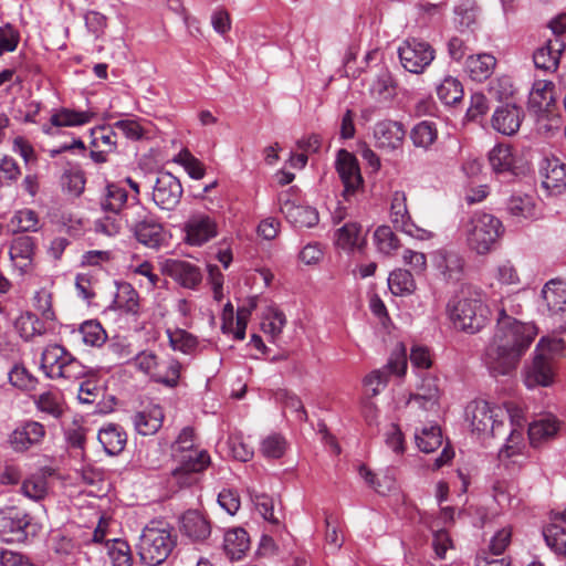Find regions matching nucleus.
Here are the masks:
<instances>
[{
    "mask_svg": "<svg viewBox=\"0 0 566 566\" xmlns=\"http://www.w3.org/2000/svg\"><path fill=\"white\" fill-rule=\"evenodd\" d=\"M542 186L552 195L566 189V164L553 157L546 158L541 167Z\"/></svg>",
    "mask_w": 566,
    "mask_h": 566,
    "instance_id": "4be33fe9",
    "label": "nucleus"
},
{
    "mask_svg": "<svg viewBox=\"0 0 566 566\" xmlns=\"http://www.w3.org/2000/svg\"><path fill=\"white\" fill-rule=\"evenodd\" d=\"M523 115L524 113L521 107L506 104L494 112L492 126L499 133L512 136L520 129Z\"/></svg>",
    "mask_w": 566,
    "mask_h": 566,
    "instance_id": "a878e982",
    "label": "nucleus"
},
{
    "mask_svg": "<svg viewBox=\"0 0 566 566\" xmlns=\"http://www.w3.org/2000/svg\"><path fill=\"white\" fill-rule=\"evenodd\" d=\"M169 343L172 349L184 354H191L198 346V339L185 329L168 332Z\"/></svg>",
    "mask_w": 566,
    "mask_h": 566,
    "instance_id": "13d9d810",
    "label": "nucleus"
},
{
    "mask_svg": "<svg viewBox=\"0 0 566 566\" xmlns=\"http://www.w3.org/2000/svg\"><path fill=\"white\" fill-rule=\"evenodd\" d=\"M565 48L566 44L562 39H548L545 45L538 48L533 54L535 67L545 72H555Z\"/></svg>",
    "mask_w": 566,
    "mask_h": 566,
    "instance_id": "5701e85b",
    "label": "nucleus"
},
{
    "mask_svg": "<svg viewBox=\"0 0 566 566\" xmlns=\"http://www.w3.org/2000/svg\"><path fill=\"white\" fill-rule=\"evenodd\" d=\"M287 442L285 438L277 433H272L261 442V453L266 459H280L286 451Z\"/></svg>",
    "mask_w": 566,
    "mask_h": 566,
    "instance_id": "4d7b16f0",
    "label": "nucleus"
},
{
    "mask_svg": "<svg viewBox=\"0 0 566 566\" xmlns=\"http://www.w3.org/2000/svg\"><path fill=\"white\" fill-rule=\"evenodd\" d=\"M78 335L86 346L101 347L107 339V334L99 322L86 321L80 325Z\"/></svg>",
    "mask_w": 566,
    "mask_h": 566,
    "instance_id": "a18cd8bd",
    "label": "nucleus"
},
{
    "mask_svg": "<svg viewBox=\"0 0 566 566\" xmlns=\"http://www.w3.org/2000/svg\"><path fill=\"white\" fill-rule=\"evenodd\" d=\"M434 50L426 41L411 38L398 48V56L403 69L410 73H422L434 60Z\"/></svg>",
    "mask_w": 566,
    "mask_h": 566,
    "instance_id": "1a4fd4ad",
    "label": "nucleus"
},
{
    "mask_svg": "<svg viewBox=\"0 0 566 566\" xmlns=\"http://www.w3.org/2000/svg\"><path fill=\"white\" fill-rule=\"evenodd\" d=\"M125 222L134 232L136 240L150 249H158L165 241V232L163 226L148 218V212L143 217L127 211L125 213Z\"/></svg>",
    "mask_w": 566,
    "mask_h": 566,
    "instance_id": "f8f14e48",
    "label": "nucleus"
},
{
    "mask_svg": "<svg viewBox=\"0 0 566 566\" xmlns=\"http://www.w3.org/2000/svg\"><path fill=\"white\" fill-rule=\"evenodd\" d=\"M14 231L19 232H36L40 228L39 216L32 209H21L17 211L10 221Z\"/></svg>",
    "mask_w": 566,
    "mask_h": 566,
    "instance_id": "5fc2aeb1",
    "label": "nucleus"
},
{
    "mask_svg": "<svg viewBox=\"0 0 566 566\" xmlns=\"http://www.w3.org/2000/svg\"><path fill=\"white\" fill-rule=\"evenodd\" d=\"M373 135L378 149L392 153L402 147L406 129L400 122L384 119L375 124Z\"/></svg>",
    "mask_w": 566,
    "mask_h": 566,
    "instance_id": "6ab92c4d",
    "label": "nucleus"
},
{
    "mask_svg": "<svg viewBox=\"0 0 566 566\" xmlns=\"http://www.w3.org/2000/svg\"><path fill=\"white\" fill-rule=\"evenodd\" d=\"M440 390L437 379L428 377L424 378L418 387V391L411 394L408 405L417 406L419 409L433 410L439 402Z\"/></svg>",
    "mask_w": 566,
    "mask_h": 566,
    "instance_id": "7c9ffc66",
    "label": "nucleus"
},
{
    "mask_svg": "<svg viewBox=\"0 0 566 566\" xmlns=\"http://www.w3.org/2000/svg\"><path fill=\"white\" fill-rule=\"evenodd\" d=\"M129 365L155 382L166 387L175 388L179 382L181 364L175 358L160 360L154 352L142 350L134 355Z\"/></svg>",
    "mask_w": 566,
    "mask_h": 566,
    "instance_id": "423d86ee",
    "label": "nucleus"
},
{
    "mask_svg": "<svg viewBox=\"0 0 566 566\" xmlns=\"http://www.w3.org/2000/svg\"><path fill=\"white\" fill-rule=\"evenodd\" d=\"M166 269L168 274L184 287L195 289L201 282L199 268L187 261L171 260Z\"/></svg>",
    "mask_w": 566,
    "mask_h": 566,
    "instance_id": "c756f323",
    "label": "nucleus"
},
{
    "mask_svg": "<svg viewBox=\"0 0 566 566\" xmlns=\"http://www.w3.org/2000/svg\"><path fill=\"white\" fill-rule=\"evenodd\" d=\"M93 148H103L104 151L114 153L117 148V132L112 125H101L91 129Z\"/></svg>",
    "mask_w": 566,
    "mask_h": 566,
    "instance_id": "79ce46f5",
    "label": "nucleus"
},
{
    "mask_svg": "<svg viewBox=\"0 0 566 566\" xmlns=\"http://www.w3.org/2000/svg\"><path fill=\"white\" fill-rule=\"evenodd\" d=\"M416 443L424 453L437 450L442 443L441 429L438 426L423 428L420 433H416Z\"/></svg>",
    "mask_w": 566,
    "mask_h": 566,
    "instance_id": "864d4df0",
    "label": "nucleus"
},
{
    "mask_svg": "<svg viewBox=\"0 0 566 566\" xmlns=\"http://www.w3.org/2000/svg\"><path fill=\"white\" fill-rule=\"evenodd\" d=\"M93 114L87 111H75L67 107H61L51 115L50 122L42 126L45 135H54V128L76 127L91 122Z\"/></svg>",
    "mask_w": 566,
    "mask_h": 566,
    "instance_id": "412c9836",
    "label": "nucleus"
},
{
    "mask_svg": "<svg viewBox=\"0 0 566 566\" xmlns=\"http://www.w3.org/2000/svg\"><path fill=\"white\" fill-rule=\"evenodd\" d=\"M123 220L124 218L120 214H113L97 219L94 222V230L97 233L114 237L120 232Z\"/></svg>",
    "mask_w": 566,
    "mask_h": 566,
    "instance_id": "0e129e2a",
    "label": "nucleus"
},
{
    "mask_svg": "<svg viewBox=\"0 0 566 566\" xmlns=\"http://www.w3.org/2000/svg\"><path fill=\"white\" fill-rule=\"evenodd\" d=\"M554 87L551 81H536L528 95V106L535 112L548 109L554 102Z\"/></svg>",
    "mask_w": 566,
    "mask_h": 566,
    "instance_id": "e433bc0d",
    "label": "nucleus"
},
{
    "mask_svg": "<svg viewBox=\"0 0 566 566\" xmlns=\"http://www.w3.org/2000/svg\"><path fill=\"white\" fill-rule=\"evenodd\" d=\"M181 532L192 542L203 543L211 535V525L199 511L190 510L181 517Z\"/></svg>",
    "mask_w": 566,
    "mask_h": 566,
    "instance_id": "bb28decb",
    "label": "nucleus"
},
{
    "mask_svg": "<svg viewBox=\"0 0 566 566\" xmlns=\"http://www.w3.org/2000/svg\"><path fill=\"white\" fill-rule=\"evenodd\" d=\"M537 334L535 324L522 323L502 308L494 336L484 353V363L490 373L493 376L509 375L516 368Z\"/></svg>",
    "mask_w": 566,
    "mask_h": 566,
    "instance_id": "f257e3e1",
    "label": "nucleus"
},
{
    "mask_svg": "<svg viewBox=\"0 0 566 566\" xmlns=\"http://www.w3.org/2000/svg\"><path fill=\"white\" fill-rule=\"evenodd\" d=\"M184 189L177 177L170 172H159L153 188V201L161 210L171 211L180 202Z\"/></svg>",
    "mask_w": 566,
    "mask_h": 566,
    "instance_id": "f3484780",
    "label": "nucleus"
},
{
    "mask_svg": "<svg viewBox=\"0 0 566 566\" xmlns=\"http://www.w3.org/2000/svg\"><path fill=\"white\" fill-rule=\"evenodd\" d=\"M62 188L65 192L73 197H80L85 189V175L80 168H71L62 175Z\"/></svg>",
    "mask_w": 566,
    "mask_h": 566,
    "instance_id": "603ef678",
    "label": "nucleus"
},
{
    "mask_svg": "<svg viewBox=\"0 0 566 566\" xmlns=\"http://www.w3.org/2000/svg\"><path fill=\"white\" fill-rule=\"evenodd\" d=\"M48 480L43 473H34L27 478L21 485V492L24 496L40 501L48 494Z\"/></svg>",
    "mask_w": 566,
    "mask_h": 566,
    "instance_id": "09e8293b",
    "label": "nucleus"
},
{
    "mask_svg": "<svg viewBox=\"0 0 566 566\" xmlns=\"http://www.w3.org/2000/svg\"><path fill=\"white\" fill-rule=\"evenodd\" d=\"M10 382L22 390H33L36 387L38 380L31 375L25 367L14 366L9 373Z\"/></svg>",
    "mask_w": 566,
    "mask_h": 566,
    "instance_id": "e2e57ef3",
    "label": "nucleus"
},
{
    "mask_svg": "<svg viewBox=\"0 0 566 566\" xmlns=\"http://www.w3.org/2000/svg\"><path fill=\"white\" fill-rule=\"evenodd\" d=\"M184 231L186 243L200 247L218 235V224L212 217L197 212L185 222Z\"/></svg>",
    "mask_w": 566,
    "mask_h": 566,
    "instance_id": "a211bd4d",
    "label": "nucleus"
},
{
    "mask_svg": "<svg viewBox=\"0 0 566 566\" xmlns=\"http://www.w3.org/2000/svg\"><path fill=\"white\" fill-rule=\"evenodd\" d=\"M365 243L361 226L357 222H346L335 233V244L345 250L360 249Z\"/></svg>",
    "mask_w": 566,
    "mask_h": 566,
    "instance_id": "f704fd0d",
    "label": "nucleus"
},
{
    "mask_svg": "<svg viewBox=\"0 0 566 566\" xmlns=\"http://www.w3.org/2000/svg\"><path fill=\"white\" fill-rule=\"evenodd\" d=\"M177 544V534L164 521H151L143 530L138 543V555L147 566L163 564Z\"/></svg>",
    "mask_w": 566,
    "mask_h": 566,
    "instance_id": "f03ea898",
    "label": "nucleus"
},
{
    "mask_svg": "<svg viewBox=\"0 0 566 566\" xmlns=\"http://www.w3.org/2000/svg\"><path fill=\"white\" fill-rule=\"evenodd\" d=\"M374 241L377 250L385 255H391L400 248V241L389 226L378 227L374 232Z\"/></svg>",
    "mask_w": 566,
    "mask_h": 566,
    "instance_id": "de8ad7c7",
    "label": "nucleus"
},
{
    "mask_svg": "<svg viewBox=\"0 0 566 566\" xmlns=\"http://www.w3.org/2000/svg\"><path fill=\"white\" fill-rule=\"evenodd\" d=\"M496 59L489 53L469 55L465 61V72L476 82L488 80L494 72Z\"/></svg>",
    "mask_w": 566,
    "mask_h": 566,
    "instance_id": "473e14b6",
    "label": "nucleus"
},
{
    "mask_svg": "<svg viewBox=\"0 0 566 566\" xmlns=\"http://www.w3.org/2000/svg\"><path fill=\"white\" fill-rule=\"evenodd\" d=\"M465 416L467 420L470 421L472 431L479 434L491 433L494 437L503 426L501 421L496 420L495 408H492L484 400L470 402L465 408Z\"/></svg>",
    "mask_w": 566,
    "mask_h": 566,
    "instance_id": "dca6fc26",
    "label": "nucleus"
},
{
    "mask_svg": "<svg viewBox=\"0 0 566 566\" xmlns=\"http://www.w3.org/2000/svg\"><path fill=\"white\" fill-rule=\"evenodd\" d=\"M468 248L479 255L490 253L504 232L500 219L486 212H475L462 224Z\"/></svg>",
    "mask_w": 566,
    "mask_h": 566,
    "instance_id": "7ed1b4c3",
    "label": "nucleus"
},
{
    "mask_svg": "<svg viewBox=\"0 0 566 566\" xmlns=\"http://www.w3.org/2000/svg\"><path fill=\"white\" fill-rule=\"evenodd\" d=\"M35 525L32 517L15 506L0 507V536L8 543L24 542L29 535L34 534Z\"/></svg>",
    "mask_w": 566,
    "mask_h": 566,
    "instance_id": "0eeeda50",
    "label": "nucleus"
},
{
    "mask_svg": "<svg viewBox=\"0 0 566 566\" xmlns=\"http://www.w3.org/2000/svg\"><path fill=\"white\" fill-rule=\"evenodd\" d=\"M542 298L549 316L566 312V282L559 279L548 281L542 290Z\"/></svg>",
    "mask_w": 566,
    "mask_h": 566,
    "instance_id": "cd10ccee",
    "label": "nucleus"
},
{
    "mask_svg": "<svg viewBox=\"0 0 566 566\" xmlns=\"http://www.w3.org/2000/svg\"><path fill=\"white\" fill-rule=\"evenodd\" d=\"M41 368L51 379L77 380L86 376V367L64 346L50 344L42 352Z\"/></svg>",
    "mask_w": 566,
    "mask_h": 566,
    "instance_id": "39448f33",
    "label": "nucleus"
},
{
    "mask_svg": "<svg viewBox=\"0 0 566 566\" xmlns=\"http://www.w3.org/2000/svg\"><path fill=\"white\" fill-rule=\"evenodd\" d=\"M46 438V428L35 420L20 421L8 437L10 448L18 453H24L42 447Z\"/></svg>",
    "mask_w": 566,
    "mask_h": 566,
    "instance_id": "9d476101",
    "label": "nucleus"
},
{
    "mask_svg": "<svg viewBox=\"0 0 566 566\" xmlns=\"http://www.w3.org/2000/svg\"><path fill=\"white\" fill-rule=\"evenodd\" d=\"M388 286L394 295H410L416 290V282L410 271L394 270L388 277Z\"/></svg>",
    "mask_w": 566,
    "mask_h": 566,
    "instance_id": "a19ab883",
    "label": "nucleus"
},
{
    "mask_svg": "<svg viewBox=\"0 0 566 566\" xmlns=\"http://www.w3.org/2000/svg\"><path fill=\"white\" fill-rule=\"evenodd\" d=\"M295 193L296 190L290 188L279 195L277 202L281 213H283L286 220L294 227L312 228L316 226L319 221L317 210L313 207L297 203L294 199Z\"/></svg>",
    "mask_w": 566,
    "mask_h": 566,
    "instance_id": "9b49d317",
    "label": "nucleus"
},
{
    "mask_svg": "<svg viewBox=\"0 0 566 566\" xmlns=\"http://www.w3.org/2000/svg\"><path fill=\"white\" fill-rule=\"evenodd\" d=\"M437 95L443 104L453 105L463 96L462 84L457 78L448 76L437 87Z\"/></svg>",
    "mask_w": 566,
    "mask_h": 566,
    "instance_id": "8fccbe9b",
    "label": "nucleus"
},
{
    "mask_svg": "<svg viewBox=\"0 0 566 566\" xmlns=\"http://www.w3.org/2000/svg\"><path fill=\"white\" fill-rule=\"evenodd\" d=\"M20 33L10 23L0 27V56L4 52H13L18 48Z\"/></svg>",
    "mask_w": 566,
    "mask_h": 566,
    "instance_id": "774afa93",
    "label": "nucleus"
},
{
    "mask_svg": "<svg viewBox=\"0 0 566 566\" xmlns=\"http://www.w3.org/2000/svg\"><path fill=\"white\" fill-rule=\"evenodd\" d=\"M369 92L378 102H388L396 96V84L388 70H381L378 73L370 85Z\"/></svg>",
    "mask_w": 566,
    "mask_h": 566,
    "instance_id": "58836bf2",
    "label": "nucleus"
},
{
    "mask_svg": "<svg viewBox=\"0 0 566 566\" xmlns=\"http://www.w3.org/2000/svg\"><path fill=\"white\" fill-rule=\"evenodd\" d=\"M390 220L395 228L418 240H430L433 232L416 226L408 211L405 191H395L391 197Z\"/></svg>",
    "mask_w": 566,
    "mask_h": 566,
    "instance_id": "ddd939ff",
    "label": "nucleus"
},
{
    "mask_svg": "<svg viewBox=\"0 0 566 566\" xmlns=\"http://www.w3.org/2000/svg\"><path fill=\"white\" fill-rule=\"evenodd\" d=\"M489 161L494 172H511L514 169V155L507 145H497L489 154Z\"/></svg>",
    "mask_w": 566,
    "mask_h": 566,
    "instance_id": "37998d69",
    "label": "nucleus"
},
{
    "mask_svg": "<svg viewBox=\"0 0 566 566\" xmlns=\"http://www.w3.org/2000/svg\"><path fill=\"white\" fill-rule=\"evenodd\" d=\"M410 138L415 147L429 149L438 138V129L433 122L422 120L413 126Z\"/></svg>",
    "mask_w": 566,
    "mask_h": 566,
    "instance_id": "ea45409f",
    "label": "nucleus"
},
{
    "mask_svg": "<svg viewBox=\"0 0 566 566\" xmlns=\"http://www.w3.org/2000/svg\"><path fill=\"white\" fill-rule=\"evenodd\" d=\"M164 418L163 408L158 405H153L136 412L132 417V421L137 433L153 436L161 428Z\"/></svg>",
    "mask_w": 566,
    "mask_h": 566,
    "instance_id": "c85d7f7f",
    "label": "nucleus"
},
{
    "mask_svg": "<svg viewBox=\"0 0 566 566\" xmlns=\"http://www.w3.org/2000/svg\"><path fill=\"white\" fill-rule=\"evenodd\" d=\"M565 348V342L556 336H544L536 346L535 353L544 354L549 360Z\"/></svg>",
    "mask_w": 566,
    "mask_h": 566,
    "instance_id": "338daca9",
    "label": "nucleus"
},
{
    "mask_svg": "<svg viewBox=\"0 0 566 566\" xmlns=\"http://www.w3.org/2000/svg\"><path fill=\"white\" fill-rule=\"evenodd\" d=\"M21 176V169L14 158L3 155L0 158V188L15 182Z\"/></svg>",
    "mask_w": 566,
    "mask_h": 566,
    "instance_id": "bf43d9fd",
    "label": "nucleus"
},
{
    "mask_svg": "<svg viewBox=\"0 0 566 566\" xmlns=\"http://www.w3.org/2000/svg\"><path fill=\"white\" fill-rule=\"evenodd\" d=\"M99 205L103 211L120 214L124 219L127 211L135 213V210L129 208L130 201L126 189L118 184H108L105 187Z\"/></svg>",
    "mask_w": 566,
    "mask_h": 566,
    "instance_id": "393cba45",
    "label": "nucleus"
},
{
    "mask_svg": "<svg viewBox=\"0 0 566 566\" xmlns=\"http://www.w3.org/2000/svg\"><path fill=\"white\" fill-rule=\"evenodd\" d=\"M450 319L468 334L480 332L489 322L490 311L478 293L462 292L448 303Z\"/></svg>",
    "mask_w": 566,
    "mask_h": 566,
    "instance_id": "20e7f679",
    "label": "nucleus"
},
{
    "mask_svg": "<svg viewBox=\"0 0 566 566\" xmlns=\"http://www.w3.org/2000/svg\"><path fill=\"white\" fill-rule=\"evenodd\" d=\"M560 429V421L554 415H543L528 427V436L533 444L556 437Z\"/></svg>",
    "mask_w": 566,
    "mask_h": 566,
    "instance_id": "72a5a7b5",
    "label": "nucleus"
},
{
    "mask_svg": "<svg viewBox=\"0 0 566 566\" xmlns=\"http://www.w3.org/2000/svg\"><path fill=\"white\" fill-rule=\"evenodd\" d=\"M249 546L248 533L243 528L230 530L224 534L223 548L230 559H241Z\"/></svg>",
    "mask_w": 566,
    "mask_h": 566,
    "instance_id": "4c0bfd02",
    "label": "nucleus"
},
{
    "mask_svg": "<svg viewBox=\"0 0 566 566\" xmlns=\"http://www.w3.org/2000/svg\"><path fill=\"white\" fill-rule=\"evenodd\" d=\"M407 370V352L403 344H397L384 369L371 371L364 378L366 394L374 397L382 390L388 382L389 374L403 376Z\"/></svg>",
    "mask_w": 566,
    "mask_h": 566,
    "instance_id": "6e6552de",
    "label": "nucleus"
},
{
    "mask_svg": "<svg viewBox=\"0 0 566 566\" xmlns=\"http://www.w3.org/2000/svg\"><path fill=\"white\" fill-rule=\"evenodd\" d=\"M98 441L106 453L115 455L124 450L127 434L119 426L111 423L98 431Z\"/></svg>",
    "mask_w": 566,
    "mask_h": 566,
    "instance_id": "c9c22d12",
    "label": "nucleus"
},
{
    "mask_svg": "<svg viewBox=\"0 0 566 566\" xmlns=\"http://www.w3.org/2000/svg\"><path fill=\"white\" fill-rule=\"evenodd\" d=\"M175 161L185 168L190 178L196 180L203 178L206 172L203 164L187 149L180 151Z\"/></svg>",
    "mask_w": 566,
    "mask_h": 566,
    "instance_id": "680f3d73",
    "label": "nucleus"
},
{
    "mask_svg": "<svg viewBox=\"0 0 566 566\" xmlns=\"http://www.w3.org/2000/svg\"><path fill=\"white\" fill-rule=\"evenodd\" d=\"M107 549L112 566H133L130 546L126 541L114 538Z\"/></svg>",
    "mask_w": 566,
    "mask_h": 566,
    "instance_id": "6e6d98bb",
    "label": "nucleus"
},
{
    "mask_svg": "<svg viewBox=\"0 0 566 566\" xmlns=\"http://www.w3.org/2000/svg\"><path fill=\"white\" fill-rule=\"evenodd\" d=\"M543 535L547 546H549L556 554L566 556V528L556 522L547 525Z\"/></svg>",
    "mask_w": 566,
    "mask_h": 566,
    "instance_id": "3c124183",
    "label": "nucleus"
},
{
    "mask_svg": "<svg viewBox=\"0 0 566 566\" xmlns=\"http://www.w3.org/2000/svg\"><path fill=\"white\" fill-rule=\"evenodd\" d=\"M117 308L126 313H137L139 308V297L137 291L129 283L117 284V293L114 300Z\"/></svg>",
    "mask_w": 566,
    "mask_h": 566,
    "instance_id": "c03bdc74",
    "label": "nucleus"
},
{
    "mask_svg": "<svg viewBox=\"0 0 566 566\" xmlns=\"http://www.w3.org/2000/svg\"><path fill=\"white\" fill-rule=\"evenodd\" d=\"M285 325L286 317L279 310H271L262 323L264 333L270 334L273 339L282 333Z\"/></svg>",
    "mask_w": 566,
    "mask_h": 566,
    "instance_id": "69168bd1",
    "label": "nucleus"
},
{
    "mask_svg": "<svg viewBox=\"0 0 566 566\" xmlns=\"http://www.w3.org/2000/svg\"><path fill=\"white\" fill-rule=\"evenodd\" d=\"M210 464L207 451L186 452L180 457V464L172 471V475L180 485H191L196 482L195 473L202 472Z\"/></svg>",
    "mask_w": 566,
    "mask_h": 566,
    "instance_id": "aec40b11",
    "label": "nucleus"
},
{
    "mask_svg": "<svg viewBox=\"0 0 566 566\" xmlns=\"http://www.w3.org/2000/svg\"><path fill=\"white\" fill-rule=\"evenodd\" d=\"M113 126L116 132H119L124 137L133 142L142 139L146 134V129L137 118L119 119Z\"/></svg>",
    "mask_w": 566,
    "mask_h": 566,
    "instance_id": "052dcab7",
    "label": "nucleus"
},
{
    "mask_svg": "<svg viewBox=\"0 0 566 566\" xmlns=\"http://www.w3.org/2000/svg\"><path fill=\"white\" fill-rule=\"evenodd\" d=\"M507 210L516 218H534L536 216L535 199L528 195H513L507 201Z\"/></svg>",
    "mask_w": 566,
    "mask_h": 566,
    "instance_id": "49530a36",
    "label": "nucleus"
},
{
    "mask_svg": "<svg viewBox=\"0 0 566 566\" xmlns=\"http://www.w3.org/2000/svg\"><path fill=\"white\" fill-rule=\"evenodd\" d=\"M554 377L555 371L552 360L544 354L535 353L534 360L525 373V385L528 388H535L537 386L547 387L553 384Z\"/></svg>",
    "mask_w": 566,
    "mask_h": 566,
    "instance_id": "b1692460",
    "label": "nucleus"
},
{
    "mask_svg": "<svg viewBox=\"0 0 566 566\" xmlns=\"http://www.w3.org/2000/svg\"><path fill=\"white\" fill-rule=\"evenodd\" d=\"M335 168L344 185L343 197L345 200H349V197L354 196L364 184L358 160L348 150L339 149L336 156Z\"/></svg>",
    "mask_w": 566,
    "mask_h": 566,
    "instance_id": "2eb2a0df",
    "label": "nucleus"
},
{
    "mask_svg": "<svg viewBox=\"0 0 566 566\" xmlns=\"http://www.w3.org/2000/svg\"><path fill=\"white\" fill-rule=\"evenodd\" d=\"M35 239L29 235L17 237L10 247V258L22 272L31 266L35 253Z\"/></svg>",
    "mask_w": 566,
    "mask_h": 566,
    "instance_id": "2f4dec72",
    "label": "nucleus"
},
{
    "mask_svg": "<svg viewBox=\"0 0 566 566\" xmlns=\"http://www.w3.org/2000/svg\"><path fill=\"white\" fill-rule=\"evenodd\" d=\"M432 263L438 276L447 284H458L465 276V259L455 250L440 249L436 251Z\"/></svg>",
    "mask_w": 566,
    "mask_h": 566,
    "instance_id": "4468645a",
    "label": "nucleus"
}]
</instances>
